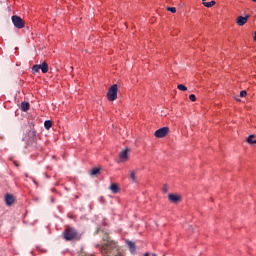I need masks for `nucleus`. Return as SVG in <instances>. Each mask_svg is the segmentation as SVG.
<instances>
[{
    "mask_svg": "<svg viewBox=\"0 0 256 256\" xmlns=\"http://www.w3.org/2000/svg\"><path fill=\"white\" fill-rule=\"evenodd\" d=\"M102 241L103 244L100 247V251L103 256H123V249L117 245V242L111 240L109 234H103Z\"/></svg>",
    "mask_w": 256,
    "mask_h": 256,
    "instance_id": "obj_1",
    "label": "nucleus"
},
{
    "mask_svg": "<svg viewBox=\"0 0 256 256\" xmlns=\"http://www.w3.org/2000/svg\"><path fill=\"white\" fill-rule=\"evenodd\" d=\"M62 235L65 241H73L75 239H80L79 232H77L75 228H66L63 231Z\"/></svg>",
    "mask_w": 256,
    "mask_h": 256,
    "instance_id": "obj_2",
    "label": "nucleus"
},
{
    "mask_svg": "<svg viewBox=\"0 0 256 256\" xmlns=\"http://www.w3.org/2000/svg\"><path fill=\"white\" fill-rule=\"evenodd\" d=\"M117 92H118V87L117 84H113L107 93V99L108 101H115L117 99Z\"/></svg>",
    "mask_w": 256,
    "mask_h": 256,
    "instance_id": "obj_3",
    "label": "nucleus"
},
{
    "mask_svg": "<svg viewBox=\"0 0 256 256\" xmlns=\"http://www.w3.org/2000/svg\"><path fill=\"white\" fill-rule=\"evenodd\" d=\"M12 23L16 29H23L25 27V21L17 15L12 16Z\"/></svg>",
    "mask_w": 256,
    "mask_h": 256,
    "instance_id": "obj_4",
    "label": "nucleus"
},
{
    "mask_svg": "<svg viewBox=\"0 0 256 256\" xmlns=\"http://www.w3.org/2000/svg\"><path fill=\"white\" fill-rule=\"evenodd\" d=\"M169 133V127H163L155 131L154 135L158 139H163Z\"/></svg>",
    "mask_w": 256,
    "mask_h": 256,
    "instance_id": "obj_5",
    "label": "nucleus"
},
{
    "mask_svg": "<svg viewBox=\"0 0 256 256\" xmlns=\"http://www.w3.org/2000/svg\"><path fill=\"white\" fill-rule=\"evenodd\" d=\"M249 19V15L243 17V16H239L236 20V23L240 26L243 27V25H245V23H247V20Z\"/></svg>",
    "mask_w": 256,
    "mask_h": 256,
    "instance_id": "obj_6",
    "label": "nucleus"
},
{
    "mask_svg": "<svg viewBox=\"0 0 256 256\" xmlns=\"http://www.w3.org/2000/svg\"><path fill=\"white\" fill-rule=\"evenodd\" d=\"M120 161L125 162L127 159H129V149L123 150L119 154Z\"/></svg>",
    "mask_w": 256,
    "mask_h": 256,
    "instance_id": "obj_7",
    "label": "nucleus"
},
{
    "mask_svg": "<svg viewBox=\"0 0 256 256\" xmlns=\"http://www.w3.org/2000/svg\"><path fill=\"white\" fill-rule=\"evenodd\" d=\"M168 199L171 203H179V201H181V196L176 194H169Z\"/></svg>",
    "mask_w": 256,
    "mask_h": 256,
    "instance_id": "obj_8",
    "label": "nucleus"
},
{
    "mask_svg": "<svg viewBox=\"0 0 256 256\" xmlns=\"http://www.w3.org/2000/svg\"><path fill=\"white\" fill-rule=\"evenodd\" d=\"M6 205H13L15 203V198H13V195L7 194L5 196Z\"/></svg>",
    "mask_w": 256,
    "mask_h": 256,
    "instance_id": "obj_9",
    "label": "nucleus"
},
{
    "mask_svg": "<svg viewBox=\"0 0 256 256\" xmlns=\"http://www.w3.org/2000/svg\"><path fill=\"white\" fill-rule=\"evenodd\" d=\"M126 245H128V248L130 249V251H131L132 253H135V251H137V248H136L134 242H132V241H130V240H127V241H126Z\"/></svg>",
    "mask_w": 256,
    "mask_h": 256,
    "instance_id": "obj_10",
    "label": "nucleus"
},
{
    "mask_svg": "<svg viewBox=\"0 0 256 256\" xmlns=\"http://www.w3.org/2000/svg\"><path fill=\"white\" fill-rule=\"evenodd\" d=\"M129 173V179L132 181V183H137V176L135 170H130Z\"/></svg>",
    "mask_w": 256,
    "mask_h": 256,
    "instance_id": "obj_11",
    "label": "nucleus"
},
{
    "mask_svg": "<svg viewBox=\"0 0 256 256\" xmlns=\"http://www.w3.org/2000/svg\"><path fill=\"white\" fill-rule=\"evenodd\" d=\"M40 69H41L42 73H48L49 64H47V62L44 61L42 64H40Z\"/></svg>",
    "mask_w": 256,
    "mask_h": 256,
    "instance_id": "obj_12",
    "label": "nucleus"
},
{
    "mask_svg": "<svg viewBox=\"0 0 256 256\" xmlns=\"http://www.w3.org/2000/svg\"><path fill=\"white\" fill-rule=\"evenodd\" d=\"M246 141L249 143V145H256L255 135L251 134L246 138Z\"/></svg>",
    "mask_w": 256,
    "mask_h": 256,
    "instance_id": "obj_13",
    "label": "nucleus"
},
{
    "mask_svg": "<svg viewBox=\"0 0 256 256\" xmlns=\"http://www.w3.org/2000/svg\"><path fill=\"white\" fill-rule=\"evenodd\" d=\"M31 107V105L29 104V102H22L21 103V111L27 112L29 111V108Z\"/></svg>",
    "mask_w": 256,
    "mask_h": 256,
    "instance_id": "obj_14",
    "label": "nucleus"
},
{
    "mask_svg": "<svg viewBox=\"0 0 256 256\" xmlns=\"http://www.w3.org/2000/svg\"><path fill=\"white\" fill-rule=\"evenodd\" d=\"M110 191H112V193L114 194L119 193V185H117L116 183L111 184Z\"/></svg>",
    "mask_w": 256,
    "mask_h": 256,
    "instance_id": "obj_15",
    "label": "nucleus"
},
{
    "mask_svg": "<svg viewBox=\"0 0 256 256\" xmlns=\"http://www.w3.org/2000/svg\"><path fill=\"white\" fill-rule=\"evenodd\" d=\"M44 127H45V129H47V130L51 129V127H53V122H52L51 120H46V121L44 122Z\"/></svg>",
    "mask_w": 256,
    "mask_h": 256,
    "instance_id": "obj_16",
    "label": "nucleus"
},
{
    "mask_svg": "<svg viewBox=\"0 0 256 256\" xmlns=\"http://www.w3.org/2000/svg\"><path fill=\"white\" fill-rule=\"evenodd\" d=\"M39 71H41V65L36 64L32 67V73H39Z\"/></svg>",
    "mask_w": 256,
    "mask_h": 256,
    "instance_id": "obj_17",
    "label": "nucleus"
},
{
    "mask_svg": "<svg viewBox=\"0 0 256 256\" xmlns=\"http://www.w3.org/2000/svg\"><path fill=\"white\" fill-rule=\"evenodd\" d=\"M99 173H101L100 168H93L90 172V175L95 176V175H99Z\"/></svg>",
    "mask_w": 256,
    "mask_h": 256,
    "instance_id": "obj_18",
    "label": "nucleus"
},
{
    "mask_svg": "<svg viewBox=\"0 0 256 256\" xmlns=\"http://www.w3.org/2000/svg\"><path fill=\"white\" fill-rule=\"evenodd\" d=\"M216 4L215 1H210V2H203L204 7L211 8Z\"/></svg>",
    "mask_w": 256,
    "mask_h": 256,
    "instance_id": "obj_19",
    "label": "nucleus"
},
{
    "mask_svg": "<svg viewBox=\"0 0 256 256\" xmlns=\"http://www.w3.org/2000/svg\"><path fill=\"white\" fill-rule=\"evenodd\" d=\"M177 89H179V91H187V87L185 85H183V84H179L177 86Z\"/></svg>",
    "mask_w": 256,
    "mask_h": 256,
    "instance_id": "obj_20",
    "label": "nucleus"
},
{
    "mask_svg": "<svg viewBox=\"0 0 256 256\" xmlns=\"http://www.w3.org/2000/svg\"><path fill=\"white\" fill-rule=\"evenodd\" d=\"M167 11H170L171 13H177V8H175V7H168Z\"/></svg>",
    "mask_w": 256,
    "mask_h": 256,
    "instance_id": "obj_21",
    "label": "nucleus"
},
{
    "mask_svg": "<svg viewBox=\"0 0 256 256\" xmlns=\"http://www.w3.org/2000/svg\"><path fill=\"white\" fill-rule=\"evenodd\" d=\"M189 99H190V101H193V102L197 101V97L195 96V94H191L189 96Z\"/></svg>",
    "mask_w": 256,
    "mask_h": 256,
    "instance_id": "obj_22",
    "label": "nucleus"
},
{
    "mask_svg": "<svg viewBox=\"0 0 256 256\" xmlns=\"http://www.w3.org/2000/svg\"><path fill=\"white\" fill-rule=\"evenodd\" d=\"M240 97H247V91L242 90V91L240 92Z\"/></svg>",
    "mask_w": 256,
    "mask_h": 256,
    "instance_id": "obj_23",
    "label": "nucleus"
},
{
    "mask_svg": "<svg viewBox=\"0 0 256 256\" xmlns=\"http://www.w3.org/2000/svg\"><path fill=\"white\" fill-rule=\"evenodd\" d=\"M168 191H169V189L167 188V185H164L162 188V192L167 193Z\"/></svg>",
    "mask_w": 256,
    "mask_h": 256,
    "instance_id": "obj_24",
    "label": "nucleus"
},
{
    "mask_svg": "<svg viewBox=\"0 0 256 256\" xmlns=\"http://www.w3.org/2000/svg\"><path fill=\"white\" fill-rule=\"evenodd\" d=\"M144 256H150V254L149 253H145Z\"/></svg>",
    "mask_w": 256,
    "mask_h": 256,
    "instance_id": "obj_25",
    "label": "nucleus"
},
{
    "mask_svg": "<svg viewBox=\"0 0 256 256\" xmlns=\"http://www.w3.org/2000/svg\"><path fill=\"white\" fill-rule=\"evenodd\" d=\"M25 177H29V174H25Z\"/></svg>",
    "mask_w": 256,
    "mask_h": 256,
    "instance_id": "obj_26",
    "label": "nucleus"
},
{
    "mask_svg": "<svg viewBox=\"0 0 256 256\" xmlns=\"http://www.w3.org/2000/svg\"><path fill=\"white\" fill-rule=\"evenodd\" d=\"M152 256H157V254L153 253Z\"/></svg>",
    "mask_w": 256,
    "mask_h": 256,
    "instance_id": "obj_27",
    "label": "nucleus"
},
{
    "mask_svg": "<svg viewBox=\"0 0 256 256\" xmlns=\"http://www.w3.org/2000/svg\"><path fill=\"white\" fill-rule=\"evenodd\" d=\"M254 3H256V0H252Z\"/></svg>",
    "mask_w": 256,
    "mask_h": 256,
    "instance_id": "obj_28",
    "label": "nucleus"
},
{
    "mask_svg": "<svg viewBox=\"0 0 256 256\" xmlns=\"http://www.w3.org/2000/svg\"><path fill=\"white\" fill-rule=\"evenodd\" d=\"M203 1V3H205V1H207V0H202Z\"/></svg>",
    "mask_w": 256,
    "mask_h": 256,
    "instance_id": "obj_29",
    "label": "nucleus"
}]
</instances>
